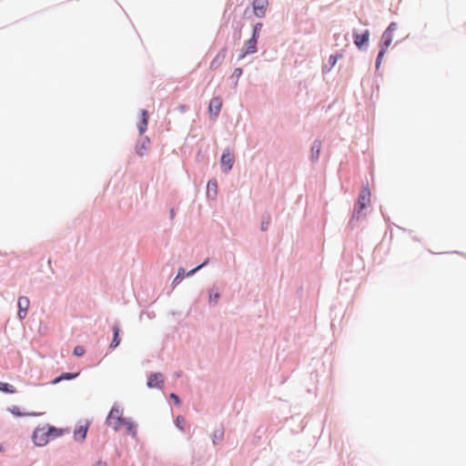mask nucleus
<instances>
[{
    "mask_svg": "<svg viewBox=\"0 0 466 466\" xmlns=\"http://www.w3.org/2000/svg\"><path fill=\"white\" fill-rule=\"evenodd\" d=\"M124 420L122 410L119 407L114 406L106 418V424L115 431H118L123 427Z\"/></svg>",
    "mask_w": 466,
    "mask_h": 466,
    "instance_id": "f257e3e1",
    "label": "nucleus"
},
{
    "mask_svg": "<svg viewBox=\"0 0 466 466\" xmlns=\"http://www.w3.org/2000/svg\"><path fill=\"white\" fill-rule=\"evenodd\" d=\"M32 439L36 446H45L48 443L50 438L46 432V426L37 427L35 429Z\"/></svg>",
    "mask_w": 466,
    "mask_h": 466,
    "instance_id": "f03ea898",
    "label": "nucleus"
},
{
    "mask_svg": "<svg viewBox=\"0 0 466 466\" xmlns=\"http://www.w3.org/2000/svg\"><path fill=\"white\" fill-rule=\"evenodd\" d=\"M397 27L398 25L396 23H391L385 30L381 37V48L388 49L389 46L391 45L393 40V33L397 30Z\"/></svg>",
    "mask_w": 466,
    "mask_h": 466,
    "instance_id": "7ed1b4c3",
    "label": "nucleus"
},
{
    "mask_svg": "<svg viewBox=\"0 0 466 466\" xmlns=\"http://www.w3.org/2000/svg\"><path fill=\"white\" fill-rule=\"evenodd\" d=\"M370 202V191L368 187H364L359 196V199L356 205V210L360 213L366 206Z\"/></svg>",
    "mask_w": 466,
    "mask_h": 466,
    "instance_id": "20e7f679",
    "label": "nucleus"
},
{
    "mask_svg": "<svg viewBox=\"0 0 466 466\" xmlns=\"http://www.w3.org/2000/svg\"><path fill=\"white\" fill-rule=\"evenodd\" d=\"M257 43L258 40H256L255 37H251L248 40L238 56V60L243 59L248 55L255 54L257 52Z\"/></svg>",
    "mask_w": 466,
    "mask_h": 466,
    "instance_id": "39448f33",
    "label": "nucleus"
},
{
    "mask_svg": "<svg viewBox=\"0 0 466 466\" xmlns=\"http://www.w3.org/2000/svg\"><path fill=\"white\" fill-rule=\"evenodd\" d=\"M268 5V0H254L252 6L255 15L258 17H264L266 15Z\"/></svg>",
    "mask_w": 466,
    "mask_h": 466,
    "instance_id": "423d86ee",
    "label": "nucleus"
},
{
    "mask_svg": "<svg viewBox=\"0 0 466 466\" xmlns=\"http://www.w3.org/2000/svg\"><path fill=\"white\" fill-rule=\"evenodd\" d=\"M18 317L19 319H23L25 318L27 309L30 305L29 299L26 297H20L18 299Z\"/></svg>",
    "mask_w": 466,
    "mask_h": 466,
    "instance_id": "0eeeda50",
    "label": "nucleus"
},
{
    "mask_svg": "<svg viewBox=\"0 0 466 466\" xmlns=\"http://www.w3.org/2000/svg\"><path fill=\"white\" fill-rule=\"evenodd\" d=\"M164 384L163 375L159 372L153 373L149 376L147 380V386L149 388L161 389Z\"/></svg>",
    "mask_w": 466,
    "mask_h": 466,
    "instance_id": "6e6552de",
    "label": "nucleus"
},
{
    "mask_svg": "<svg viewBox=\"0 0 466 466\" xmlns=\"http://www.w3.org/2000/svg\"><path fill=\"white\" fill-rule=\"evenodd\" d=\"M221 106H222L221 99L219 97H213L209 102L208 111L210 114L217 116L220 112Z\"/></svg>",
    "mask_w": 466,
    "mask_h": 466,
    "instance_id": "1a4fd4ad",
    "label": "nucleus"
},
{
    "mask_svg": "<svg viewBox=\"0 0 466 466\" xmlns=\"http://www.w3.org/2000/svg\"><path fill=\"white\" fill-rule=\"evenodd\" d=\"M225 57H226V50L222 49L216 55V56L211 61L210 66H209L210 69L216 70L218 66H220L222 65V63L224 62Z\"/></svg>",
    "mask_w": 466,
    "mask_h": 466,
    "instance_id": "9d476101",
    "label": "nucleus"
},
{
    "mask_svg": "<svg viewBox=\"0 0 466 466\" xmlns=\"http://www.w3.org/2000/svg\"><path fill=\"white\" fill-rule=\"evenodd\" d=\"M233 162H234L233 157L229 154V152H226L222 155L221 167L225 172H228L232 168Z\"/></svg>",
    "mask_w": 466,
    "mask_h": 466,
    "instance_id": "9b49d317",
    "label": "nucleus"
},
{
    "mask_svg": "<svg viewBox=\"0 0 466 466\" xmlns=\"http://www.w3.org/2000/svg\"><path fill=\"white\" fill-rule=\"evenodd\" d=\"M45 426H46V432L49 435L50 440L60 437V436L64 435L65 432L67 431L66 430L56 428V427L50 426L48 424H46Z\"/></svg>",
    "mask_w": 466,
    "mask_h": 466,
    "instance_id": "f8f14e48",
    "label": "nucleus"
},
{
    "mask_svg": "<svg viewBox=\"0 0 466 466\" xmlns=\"http://www.w3.org/2000/svg\"><path fill=\"white\" fill-rule=\"evenodd\" d=\"M370 38V33L368 30H366L363 34H356L354 35V44L359 47L361 48V46L368 43Z\"/></svg>",
    "mask_w": 466,
    "mask_h": 466,
    "instance_id": "ddd939ff",
    "label": "nucleus"
},
{
    "mask_svg": "<svg viewBox=\"0 0 466 466\" xmlns=\"http://www.w3.org/2000/svg\"><path fill=\"white\" fill-rule=\"evenodd\" d=\"M88 430V424L80 425L74 431V437L76 441H83L86 439V432Z\"/></svg>",
    "mask_w": 466,
    "mask_h": 466,
    "instance_id": "4468645a",
    "label": "nucleus"
},
{
    "mask_svg": "<svg viewBox=\"0 0 466 466\" xmlns=\"http://www.w3.org/2000/svg\"><path fill=\"white\" fill-rule=\"evenodd\" d=\"M9 411L17 417H25V416H30V417H38L44 414V412H21L20 409L17 406H13L9 409Z\"/></svg>",
    "mask_w": 466,
    "mask_h": 466,
    "instance_id": "2eb2a0df",
    "label": "nucleus"
},
{
    "mask_svg": "<svg viewBox=\"0 0 466 466\" xmlns=\"http://www.w3.org/2000/svg\"><path fill=\"white\" fill-rule=\"evenodd\" d=\"M119 331H120L119 325L117 323H115L113 326L114 336H113V339L109 346L110 349H112V350L116 349L120 343Z\"/></svg>",
    "mask_w": 466,
    "mask_h": 466,
    "instance_id": "dca6fc26",
    "label": "nucleus"
},
{
    "mask_svg": "<svg viewBox=\"0 0 466 466\" xmlns=\"http://www.w3.org/2000/svg\"><path fill=\"white\" fill-rule=\"evenodd\" d=\"M141 116H142L141 121L138 124V129H139L140 135H142L146 131L147 127L149 116H148V113L147 112V110L141 111Z\"/></svg>",
    "mask_w": 466,
    "mask_h": 466,
    "instance_id": "f3484780",
    "label": "nucleus"
},
{
    "mask_svg": "<svg viewBox=\"0 0 466 466\" xmlns=\"http://www.w3.org/2000/svg\"><path fill=\"white\" fill-rule=\"evenodd\" d=\"M218 192V183L215 179L209 180L207 184V194L208 197L215 198Z\"/></svg>",
    "mask_w": 466,
    "mask_h": 466,
    "instance_id": "a211bd4d",
    "label": "nucleus"
},
{
    "mask_svg": "<svg viewBox=\"0 0 466 466\" xmlns=\"http://www.w3.org/2000/svg\"><path fill=\"white\" fill-rule=\"evenodd\" d=\"M77 376H78V373H69V372H66V373H64L61 376L56 378L52 381V384H57L58 382H60L63 380H72V379H75Z\"/></svg>",
    "mask_w": 466,
    "mask_h": 466,
    "instance_id": "6ab92c4d",
    "label": "nucleus"
},
{
    "mask_svg": "<svg viewBox=\"0 0 466 466\" xmlns=\"http://www.w3.org/2000/svg\"><path fill=\"white\" fill-rule=\"evenodd\" d=\"M123 427H126L127 432L128 434H130L132 436H136V433H137V431H136V425L133 422H131L128 420L125 419V420L123 422Z\"/></svg>",
    "mask_w": 466,
    "mask_h": 466,
    "instance_id": "aec40b11",
    "label": "nucleus"
},
{
    "mask_svg": "<svg viewBox=\"0 0 466 466\" xmlns=\"http://www.w3.org/2000/svg\"><path fill=\"white\" fill-rule=\"evenodd\" d=\"M320 148H321V142L319 141V140H316L314 143H313V146H312V148H311V151H312V157L314 159H318L319 158V152H320Z\"/></svg>",
    "mask_w": 466,
    "mask_h": 466,
    "instance_id": "412c9836",
    "label": "nucleus"
},
{
    "mask_svg": "<svg viewBox=\"0 0 466 466\" xmlns=\"http://www.w3.org/2000/svg\"><path fill=\"white\" fill-rule=\"evenodd\" d=\"M0 391H4L6 393H15V388L12 385H9L8 383L0 381Z\"/></svg>",
    "mask_w": 466,
    "mask_h": 466,
    "instance_id": "4be33fe9",
    "label": "nucleus"
},
{
    "mask_svg": "<svg viewBox=\"0 0 466 466\" xmlns=\"http://www.w3.org/2000/svg\"><path fill=\"white\" fill-rule=\"evenodd\" d=\"M220 295L218 290L211 289L209 292V303L210 304H217Z\"/></svg>",
    "mask_w": 466,
    "mask_h": 466,
    "instance_id": "5701e85b",
    "label": "nucleus"
},
{
    "mask_svg": "<svg viewBox=\"0 0 466 466\" xmlns=\"http://www.w3.org/2000/svg\"><path fill=\"white\" fill-rule=\"evenodd\" d=\"M176 425L180 431H185L186 420L184 417L177 416L176 419Z\"/></svg>",
    "mask_w": 466,
    "mask_h": 466,
    "instance_id": "b1692460",
    "label": "nucleus"
},
{
    "mask_svg": "<svg viewBox=\"0 0 466 466\" xmlns=\"http://www.w3.org/2000/svg\"><path fill=\"white\" fill-rule=\"evenodd\" d=\"M262 27V24L261 23H258L254 25V28H253V34H252V36L251 37H255L256 40L258 39V35H259V31Z\"/></svg>",
    "mask_w": 466,
    "mask_h": 466,
    "instance_id": "393cba45",
    "label": "nucleus"
},
{
    "mask_svg": "<svg viewBox=\"0 0 466 466\" xmlns=\"http://www.w3.org/2000/svg\"><path fill=\"white\" fill-rule=\"evenodd\" d=\"M386 51H387V49H384V48L380 47V52L378 54L377 61H376L377 67L380 66V63L382 61L383 56L385 55Z\"/></svg>",
    "mask_w": 466,
    "mask_h": 466,
    "instance_id": "a878e982",
    "label": "nucleus"
},
{
    "mask_svg": "<svg viewBox=\"0 0 466 466\" xmlns=\"http://www.w3.org/2000/svg\"><path fill=\"white\" fill-rule=\"evenodd\" d=\"M342 57V55H332L329 56V62L331 65V66H334L337 63V61Z\"/></svg>",
    "mask_w": 466,
    "mask_h": 466,
    "instance_id": "bb28decb",
    "label": "nucleus"
},
{
    "mask_svg": "<svg viewBox=\"0 0 466 466\" xmlns=\"http://www.w3.org/2000/svg\"><path fill=\"white\" fill-rule=\"evenodd\" d=\"M85 353V349L84 347L82 346H76L75 349H74V354L77 357H81L83 356Z\"/></svg>",
    "mask_w": 466,
    "mask_h": 466,
    "instance_id": "cd10ccee",
    "label": "nucleus"
},
{
    "mask_svg": "<svg viewBox=\"0 0 466 466\" xmlns=\"http://www.w3.org/2000/svg\"><path fill=\"white\" fill-rule=\"evenodd\" d=\"M241 75H242V69H241V68H239V67H238V68H236V69L234 70V72H233V76H234L237 80H238V78L241 76ZM237 82H238V81H236V83H237Z\"/></svg>",
    "mask_w": 466,
    "mask_h": 466,
    "instance_id": "c85d7f7f",
    "label": "nucleus"
},
{
    "mask_svg": "<svg viewBox=\"0 0 466 466\" xmlns=\"http://www.w3.org/2000/svg\"><path fill=\"white\" fill-rule=\"evenodd\" d=\"M149 143V140L147 138L145 139V142H143L142 146H141V148L140 149H137V153L142 156L144 153L142 151V149H147V144Z\"/></svg>",
    "mask_w": 466,
    "mask_h": 466,
    "instance_id": "c756f323",
    "label": "nucleus"
},
{
    "mask_svg": "<svg viewBox=\"0 0 466 466\" xmlns=\"http://www.w3.org/2000/svg\"><path fill=\"white\" fill-rule=\"evenodd\" d=\"M208 263V260H206L204 263H202L201 265L198 266L197 268H193L192 270H190L187 275H193L195 272H197L199 268H201L203 266H205L206 264Z\"/></svg>",
    "mask_w": 466,
    "mask_h": 466,
    "instance_id": "7c9ffc66",
    "label": "nucleus"
},
{
    "mask_svg": "<svg viewBox=\"0 0 466 466\" xmlns=\"http://www.w3.org/2000/svg\"><path fill=\"white\" fill-rule=\"evenodd\" d=\"M184 275H185L184 268H179L178 273H177V277L174 279V282H176L178 279H183Z\"/></svg>",
    "mask_w": 466,
    "mask_h": 466,
    "instance_id": "2f4dec72",
    "label": "nucleus"
},
{
    "mask_svg": "<svg viewBox=\"0 0 466 466\" xmlns=\"http://www.w3.org/2000/svg\"><path fill=\"white\" fill-rule=\"evenodd\" d=\"M170 398H171L172 400H174V401H175V403H176L177 405H179V404H180L179 398H178V397H177V395H176L175 393H171V394H170Z\"/></svg>",
    "mask_w": 466,
    "mask_h": 466,
    "instance_id": "473e14b6",
    "label": "nucleus"
},
{
    "mask_svg": "<svg viewBox=\"0 0 466 466\" xmlns=\"http://www.w3.org/2000/svg\"><path fill=\"white\" fill-rule=\"evenodd\" d=\"M94 466H106V463L105 461H97Z\"/></svg>",
    "mask_w": 466,
    "mask_h": 466,
    "instance_id": "72a5a7b5",
    "label": "nucleus"
},
{
    "mask_svg": "<svg viewBox=\"0 0 466 466\" xmlns=\"http://www.w3.org/2000/svg\"><path fill=\"white\" fill-rule=\"evenodd\" d=\"M262 229L266 230V225L262 224Z\"/></svg>",
    "mask_w": 466,
    "mask_h": 466,
    "instance_id": "f704fd0d",
    "label": "nucleus"
}]
</instances>
